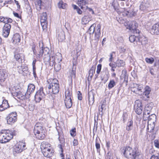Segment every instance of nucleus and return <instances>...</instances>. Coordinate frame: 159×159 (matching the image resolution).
Wrapping results in <instances>:
<instances>
[{
	"instance_id": "7ed1b4c3",
	"label": "nucleus",
	"mask_w": 159,
	"mask_h": 159,
	"mask_svg": "<svg viewBox=\"0 0 159 159\" xmlns=\"http://www.w3.org/2000/svg\"><path fill=\"white\" fill-rule=\"evenodd\" d=\"M57 58V62H59L61 61V54L60 53H58L57 55H56V56L54 54H52L51 55L50 57L49 56V57L47 58L44 60L45 61H49L50 66H52L55 65V60H56V59Z\"/></svg>"
},
{
	"instance_id": "9d476101",
	"label": "nucleus",
	"mask_w": 159,
	"mask_h": 159,
	"mask_svg": "<svg viewBox=\"0 0 159 159\" xmlns=\"http://www.w3.org/2000/svg\"><path fill=\"white\" fill-rule=\"evenodd\" d=\"M40 21L43 30L47 29L48 26L47 15L46 12H43L41 15Z\"/></svg>"
},
{
	"instance_id": "f03ea898",
	"label": "nucleus",
	"mask_w": 159,
	"mask_h": 159,
	"mask_svg": "<svg viewBox=\"0 0 159 159\" xmlns=\"http://www.w3.org/2000/svg\"><path fill=\"white\" fill-rule=\"evenodd\" d=\"M14 135V133L9 130H7L5 133H0V142L4 143L8 142L12 138Z\"/></svg>"
},
{
	"instance_id": "4c0bfd02",
	"label": "nucleus",
	"mask_w": 159,
	"mask_h": 159,
	"mask_svg": "<svg viewBox=\"0 0 159 159\" xmlns=\"http://www.w3.org/2000/svg\"><path fill=\"white\" fill-rule=\"evenodd\" d=\"M129 39L131 43L137 44V40H138L139 38L134 35H131L129 37Z\"/></svg>"
},
{
	"instance_id": "f8f14e48",
	"label": "nucleus",
	"mask_w": 159,
	"mask_h": 159,
	"mask_svg": "<svg viewBox=\"0 0 159 159\" xmlns=\"http://www.w3.org/2000/svg\"><path fill=\"white\" fill-rule=\"evenodd\" d=\"M11 28V25L8 23H6L4 25L2 30V35L5 37L7 38L8 36Z\"/></svg>"
},
{
	"instance_id": "5fc2aeb1",
	"label": "nucleus",
	"mask_w": 159,
	"mask_h": 159,
	"mask_svg": "<svg viewBox=\"0 0 159 159\" xmlns=\"http://www.w3.org/2000/svg\"><path fill=\"white\" fill-rule=\"evenodd\" d=\"M152 107L151 106H149V105H147L144 111H148L147 112H149V113H150V111L152 110Z\"/></svg>"
},
{
	"instance_id": "9b49d317",
	"label": "nucleus",
	"mask_w": 159,
	"mask_h": 159,
	"mask_svg": "<svg viewBox=\"0 0 159 159\" xmlns=\"http://www.w3.org/2000/svg\"><path fill=\"white\" fill-rule=\"evenodd\" d=\"M50 52V49L48 48L47 47L44 48H42L40 51L39 56H43L44 60H45L49 57Z\"/></svg>"
},
{
	"instance_id": "aec40b11",
	"label": "nucleus",
	"mask_w": 159,
	"mask_h": 159,
	"mask_svg": "<svg viewBox=\"0 0 159 159\" xmlns=\"http://www.w3.org/2000/svg\"><path fill=\"white\" fill-rule=\"evenodd\" d=\"M147 111H144L143 116V120H151L152 119L151 117H152L154 118L156 117V115L155 114H151V116L150 115L149 112H147Z\"/></svg>"
},
{
	"instance_id": "e433bc0d",
	"label": "nucleus",
	"mask_w": 159,
	"mask_h": 159,
	"mask_svg": "<svg viewBox=\"0 0 159 159\" xmlns=\"http://www.w3.org/2000/svg\"><path fill=\"white\" fill-rule=\"evenodd\" d=\"M57 5L58 7L60 9H65L67 7V5L64 3L62 0L59 1Z\"/></svg>"
},
{
	"instance_id": "37998d69",
	"label": "nucleus",
	"mask_w": 159,
	"mask_h": 159,
	"mask_svg": "<svg viewBox=\"0 0 159 159\" xmlns=\"http://www.w3.org/2000/svg\"><path fill=\"white\" fill-rule=\"evenodd\" d=\"M95 67L92 66L89 71V76L88 79L90 78L91 79L92 77L93 74L95 73Z\"/></svg>"
},
{
	"instance_id": "c9c22d12",
	"label": "nucleus",
	"mask_w": 159,
	"mask_h": 159,
	"mask_svg": "<svg viewBox=\"0 0 159 159\" xmlns=\"http://www.w3.org/2000/svg\"><path fill=\"white\" fill-rule=\"evenodd\" d=\"M90 20L91 18L89 16H84L82 19V24L84 25L86 24Z\"/></svg>"
},
{
	"instance_id": "774afa93",
	"label": "nucleus",
	"mask_w": 159,
	"mask_h": 159,
	"mask_svg": "<svg viewBox=\"0 0 159 159\" xmlns=\"http://www.w3.org/2000/svg\"><path fill=\"white\" fill-rule=\"evenodd\" d=\"M78 92L79 93H78V98L79 100H81L82 99V94L80 91H78Z\"/></svg>"
},
{
	"instance_id": "423d86ee",
	"label": "nucleus",
	"mask_w": 159,
	"mask_h": 159,
	"mask_svg": "<svg viewBox=\"0 0 159 159\" xmlns=\"http://www.w3.org/2000/svg\"><path fill=\"white\" fill-rule=\"evenodd\" d=\"M45 95L43 88L41 87L36 93L34 96L35 100L36 102H39L45 98Z\"/></svg>"
},
{
	"instance_id": "7c9ffc66",
	"label": "nucleus",
	"mask_w": 159,
	"mask_h": 159,
	"mask_svg": "<svg viewBox=\"0 0 159 159\" xmlns=\"http://www.w3.org/2000/svg\"><path fill=\"white\" fill-rule=\"evenodd\" d=\"M138 40L140 42L141 45H145L148 43L147 38L144 36H142L139 38Z\"/></svg>"
},
{
	"instance_id": "2eb2a0df",
	"label": "nucleus",
	"mask_w": 159,
	"mask_h": 159,
	"mask_svg": "<svg viewBox=\"0 0 159 159\" xmlns=\"http://www.w3.org/2000/svg\"><path fill=\"white\" fill-rule=\"evenodd\" d=\"M80 51H81L80 50H76V54L75 55H74V54H75V51H74L72 52L71 56H73V64L74 66L76 65L77 64V60L78 57L80 54Z\"/></svg>"
},
{
	"instance_id": "6e6552de",
	"label": "nucleus",
	"mask_w": 159,
	"mask_h": 159,
	"mask_svg": "<svg viewBox=\"0 0 159 159\" xmlns=\"http://www.w3.org/2000/svg\"><path fill=\"white\" fill-rule=\"evenodd\" d=\"M140 5V10L144 13L149 11V4L147 0H141Z\"/></svg>"
},
{
	"instance_id": "dca6fc26",
	"label": "nucleus",
	"mask_w": 159,
	"mask_h": 159,
	"mask_svg": "<svg viewBox=\"0 0 159 159\" xmlns=\"http://www.w3.org/2000/svg\"><path fill=\"white\" fill-rule=\"evenodd\" d=\"M97 30L95 32V35L94 37L95 38L94 39V40L95 41V43H97L99 39V38L101 34V25L100 24H99L97 25Z\"/></svg>"
},
{
	"instance_id": "4468645a",
	"label": "nucleus",
	"mask_w": 159,
	"mask_h": 159,
	"mask_svg": "<svg viewBox=\"0 0 159 159\" xmlns=\"http://www.w3.org/2000/svg\"><path fill=\"white\" fill-rule=\"evenodd\" d=\"M125 25L126 26L127 29L135 31L137 28L138 24L135 21H133L126 23V25L125 24Z\"/></svg>"
},
{
	"instance_id": "6ab92c4d",
	"label": "nucleus",
	"mask_w": 159,
	"mask_h": 159,
	"mask_svg": "<svg viewBox=\"0 0 159 159\" xmlns=\"http://www.w3.org/2000/svg\"><path fill=\"white\" fill-rule=\"evenodd\" d=\"M45 130L43 128V125L40 123H37L35 125L34 132L37 133L40 131H44Z\"/></svg>"
},
{
	"instance_id": "58836bf2",
	"label": "nucleus",
	"mask_w": 159,
	"mask_h": 159,
	"mask_svg": "<svg viewBox=\"0 0 159 159\" xmlns=\"http://www.w3.org/2000/svg\"><path fill=\"white\" fill-rule=\"evenodd\" d=\"M72 91L70 89H68L66 90L65 92V98H70L72 96Z\"/></svg>"
},
{
	"instance_id": "c03bdc74",
	"label": "nucleus",
	"mask_w": 159,
	"mask_h": 159,
	"mask_svg": "<svg viewBox=\"0 0 159 159\" xmlns=\"http://www.w3.org/2000/svg\"><path fill=\"white\" fill-rule=\"evenodd\" d=\"M89 101L90 103L93 104L94 102V96L93 93H89L88 94Z\"/></svg>"
},
{
	"instance_id": "c85d7f7f",
	"label": "nucleus",
	"mask_w": 159,
	"mask_h": 159,
	"mask_svg": "<svg viewBox=\"0 0 159 159\" xmlns=\"http://www.w3.org/2000/svg\"><path fill=\"white\" fill-rule=\"evenodd\" d=\"M20 35L18 33L15 34L12 38L13 43L15 44H16L20 42Z\"/></svg>"
},
{
	"instance_id": "de8ad7c7",
	"label": "nucleus",
	"mask_w": 159,
	"mask_h": 159,
	"mask_svg": "<svg viewBox=\"0 0 159 159\" xmlns=\"http://www.w3.org/2000/svg\"><path fill=\"white\" fill-rule=\"evenodd\" d=\"M116 83L113 80L110 81L108 84V87L109 89H111L116 85Z\"/></svg>"
},
{
	"instance_id": "a18cd8bd",
	"label": "nucleus",
	"mask_w": 159,
	"mask_h": 159,
	"mask_svg": "<svg viewBox=\"0 0 159 159\" xmlns=\"http://www.w3.org/2000/svg\"><path fill=\"white\" fill-rule=\"evenodd\" d=\"M59 41H62L65 39V36L63 32H61L58 34L57 37Z\"/></svg>"
},
{
	"instance_id": "5701e85b",
	"label": "nucleus",
	"mask_w": 159,
	"mask_h": 159,
	"mask_svg": "<svg viewBox=\"0 0 159 159\" xmlns=\"http://www.w3.org/2000/svg\"><path fill=\"white\" fill-rule=\"evenodd\" d=\"M21 70L20 71V73L23 74L24 75L27 76L30 75V72L28 71V68L27 66L22 65L21 66Z\"/></svg>"
},
{
	"instance_id": "473e14b6",
	"label": "nucleus",
	"mask_w": 159,
	"mask_h": 159,
	"mask_svg": "<svg viewBox=\"0 0 159 159\" xmlns=\"http://www.w3.org/2000/svg\"><path fill=\"white\" fill-rule=\"evenodd\" d=\"M120 78L121 79L123 80L124 81H126L127 80L128 76L127 74V71L125 69L122 70Z\"/></svg>"
},
{
	"instance_id": "4be33fe9",
	"label": "nucleus",
	"mask_w": 159,
	"mask_h": 159,
	"mask_svg": "<svg viewBox=\"0 0 159 159\" xmlns=\"http://www.w3.org/2000/svg\"><path fill=\"white\" fill-rule=\"evenodd\" d=\"M7 75L6 70L0 69V80L1 82H4Z\"/></svg>"
},
{
	"instance_id": "ddd939ff",
	"label": "nucleus",
	"mask_w": 159,
	"mask_h": 159,
	"mask_svg": "<svg viewBox=\"0 0 159 159\" xmlns=\"http://www.w3.org/2000/svg\"><path fill=\"white\" fill-rule=\"evenodd\" d=\"M17 114L16 112H12L7 117V121L8 124L14 123L17 120Z\"/></svg>"
},
{
	"instance_id": "4d7b16f0",
	"label": "nucleus",
	"mask_w": 159,
	"mask_h": 159,
	"mask_svg": "<svg viewBox=\"0 0 159 159\" xmlns=\"http://www.w3.org/2000/svg\"><path fill=\"white\" fill-rule=\"evenodd\" d=\"M76 129L74 128L70 131V134L72 136H75L76 135Z\"/></svg>"
},
{
	"instance_id": "20e7f679",
	"label": "nucleus",
	"mask_w": 159,
	"mask_h": 159,
	"mask_svg": "<svg viewBox=\"0 0 159 159\" xmlns=\"http://www.w3.org/2000/svg\"><path fill=\"white\" fill-rule=\"evenodd\" d=\"M26 144L25 143L20 142L18 144L14 147L13 150V154L19 153L25 149Z\"/></svg>"
},
{
	"instance_id": "338daca9",
	"label": "nucleus",
	"mask_w": 159,
	"mask_h": 159,
	"mask_svg": "<svg viewBox=\"0 0 159 159\" xmlns=\"http://www.w3.org/2000/svg\"><path fill=\"white\" fill-rule=\"evenodd\" d=\"M46 146H47V145L45 144V143H44L43 142L41 143V147H40L41 148V151H42V150H43V149H42V146H43V148H44V149H46V148H49L48 147H47Z\"/></svg>"
},
{
	"instance_id": "f3484780",
	"label": "nucleus",
	"mask_w": 159,
	"mask_h": 159,
	"mask_svg": "<svg viewBox=\"0 0 159 159\" xmlns=\"http://www.w3.org/2000/svg\"><path fill=\"white\" fill-rule=\"evenodd\" d=\"M152 34H159V23L153 25L150 30Z\"/></svg>"
},
{
	"instance_id": "6e6d98bb",
	"label": "nucleus",
	"mask_w": 159,
	"mask_h": 159,
	"mask_svg": "<svg viewBox=\"0 0 159 159\" xmlns=\"http://www.w3.org/2000/svg\"><path fill=\"white\" fill-rule=\"evenodd\" d=\"M142 155L139 153H136L134 156V159H142Z\"/></svg>"
},
{
	"instance_id": "3c124183",
	"label": "nucleus",
	"mask_w": 159,
	"mask_h": 159,
	"mask_svg": "<svg viewBox=\"0 0 159 159\" xmlns=\"http://www.w3.org/2000/svg\"><path fill=\"white\" fill-rule=\"evenodd\" d=\"M145 60L147 63L148 64H152L154 61V59L152 57L145 58Z\"/></svg>"
},
{
	"instance_id": "39448f33",
	"label": "nucleus",
	"mask_w": 159,
	"mask_h": 159,
	"mask_svg": "<svg viewBox=\"0 0 159 159\" xmlns=\"http://www.w3.org/2000/svg\"><path fill=\"white\" fill-rule=\"evenodd\" d=\"M135 154L136 152L131 148L129 146H127L125 148L124 154L126 158L129 159H134Z\"/></svg>"
},
{
	"instance_id": "ea45409f",
	"label": "nucleus",
	"mask_w": 159,
	"mask_h": 159,
	"mask_svg": "<svg viewBox=\"0 0 159 159\" xmlns=\"http://www.w3.org/2000/svg\"><path fill=\"white\" fill-rule=\"evenodd\" d=\"M96 26V24H93L90 27L88 32L90 35L93 34L95 31V28Z\"/></svg>"
},
{
	"instance_id": "412c9836",
	"label": "nucleus",
	"mask_w": 159,
	"mask_h": 159,
	"mask_svg": "<svg viewBox=\"0 0 159 159\" xmlns=\"http://www.w3.org/2000/svg\"><path fill=\"white\" fill-rule=\"evenodd\" d=\"M35 89L34 85L33 84H30L28 86L27 92L25 94V95L27 96H29L31 93H33Z\"/></svg>"
},
{
	"instance_id": "0eeeda50",
	"label": "nucleus",
	"mask_w": 159,
	"mask_h": 159,
	"mask_svg": "<svg viewBox=\"0 0 159 159\" xmlns=\"http://www.w3.org/2000/svg\"><path fill=\"white\" fill-rule=\"evenodd\" d=\"M131 90L134 93L141 95L143 93V88L142 85L134 84L131 87Z\"/></svg>"
},
{
	"instance_id": "69168bd1",
	"label": "nucleus",
	"mask_w": 159,
	"mask_h": 159,
	"mask_svg": "<svg viewBox=\"0 0 159 159\" xmlns=\"http://www.w3.org/2000/svg\"><path fill=\"white\" fill-rule=\"evenodd\" d=\"M154 143L155 147L158 148H159V144L158 140L157 139L155 140L154 141Z\"/></svg>"
},
{
	"instance_id": "e2e57ef3",
	"label": "nucleus",
	"mask_w": 159,
	"mask_h": 159,
	"mask_svg": "<svg viewBox=\"0 0 159 159\" xmlns=\"http://www.w3.org/2000/svg\"><path fill=\"white\" fill-rule=\"evenodd\" d=\"M102 68V65L101 64H98L97 66V73L98 74H99L101 71Z\"/></svg>"
},
{
	"instance_id": "cd10ccee",
	"label": "nucleus",
	"mask_w": 159,
	"mask_h": 159,
	"mask_svg": "<svg viewBox=\"0 0 159 159\" xmlns=\"http://www.w3.org/2000/svg\"><path fill=\"white\" fill-rule=\"evenodd\" d=\"M0 21L6 24L11 23L13 20L10 18L6 17L0 16Z\"/></svg>"
},
{
	"instance_id": "13d9d810",
	"label": "nucleus",
	"mask_w": 159,
	"mask_h": 159,
	"mask_svg": "<svg viewBox=\"0 0 159 159\" xmlns=\"http://www.w3.org/2000/svg\"><path fill=\"white\" fill-rule=\"evenodd\" d=\"M95 146L96 147V148L97 149V151L98 152H99L100 151V144L99 143H98L97 141L96 142Z\"/></svg>"
},
{
	"instance_id": "bb28decb",
	"label": "nucleus",
	"mask_w": 159,
	"mask_h": 159,
	"mask_svg": "<svg viewBox=\"0 0 159 159\" xmlns=\"http://www.w3.org/2000/svg\"><path fill=\"white\" fill-rule=\"evenodd\" d=\"M45 130L40 131L37 133H34L35 137L39 139H43L45 137Z\"/></svg>"
},
{
	"instance_id": "bf43d9fd",
	"label": "nucleus",
	"mask_w": 159,
	"mask_h": 159,
	"mask_svg": "<svg viewBox=\"0 0 159 159\" xmlns=\"http://www.w3.org/2000/svg\"><path fill=\"white\" fill-rule=\"evenodd\" d=\"M36 2L37 5V7L39 8V9H41L42 3L41 1V0H37Z\"/></svg>"
},
{
	"instance_id": "2f4dec72",
	"label": "nucleus",
	"mask_w": 159,
	"mask_h": 159,
	"mask_svg": "<svg viewBox=\"0 0 159 159\" xmlns=\"http://www.w3.org/2000/svg\"><path fill=\"white\" fill-rule=\"evenodd\" d=\"M64 101L66 106L67 108H70L71 107L72 102L71 98L65 99Z\"/></svg>"
},
{
	"instance_id": "1a4fd4ad",
	"label": "nucleus",
	"mask_w": 159,
	"mask_h": 159,
	"mask_svg": "<svg viewBox=\"0 0 159 159\" xmlns=\"http://www.w3.org/2000/svg\"><path fill=\"white\" fill-rule=\"evenodd\" d=\"M134 107L136 114L140 115L142 113L143 108L140 100H136L135 101Z\"/></svg>"
},
{
	"instance_id": "f257e3e1",
	"label": "nucleus",
	"mask_w": 159,
	"mask_h": 159,
	"mask_svg": "<svg viewBox=\"0 0 159 159\" xmlns=\"http://www.w3.org/2000/svg\"><path fill=\"white\" fill-rule=\"evenodd\" d=\"M49 84L48 86V89L53 93L56 94L59 91L60 87L58 80L56 79H49L48 80Z\"/></svg>"
},
{
	"instance_id": "a211bd4d",
	"label": "nucleus",
	"mask_w": 159,
	"mask_h": 159,
	"mask_svg": "<svg viewBox=\"0 0 159 159\" xmlns=\"http://www.w3.org/2000/svg\"><path fill=\"white\" fill-rule=\"evenodd\" d=\"M43 146L42 147L43 149L42 152L43 155L45 157H52L53 155V152L52 151H51V149L49 148L44 149Z\"/></svg>"
},
{
	"instance_id": "09e8293b",
	"label": "nucleus",
	"mask_w": 159,
	"mask_h": 159,
	"mask_svg": "<svg viewBox=\"0 0 159 159\" xmlns=\"http://www.w3.org/2000/svg\"><path fill=\"white\" fill-rule=\"evenodd\" d=\"M105 106V105L103 104H102L101 105H99V114L101 116H102L103 115V112L102 111Z\"/></svg>"
},
{
	"instance_id": "864d4df0",
	"label": "nucleus",
	"mask_w": 159,
	"mask_h": 159,
	"mask_svg": "<svg viewBox=\"0 0 159 159\" xmlns=\"http://www.w3.org/2000/svg\"><path fill=\"white\" fill-rule=\"evenodd\" d=\"M58 147L59 148V151L60 152H61V153L60 154V156L61 157V159H64V155H63V154L62 153L63 152V149L62 148V146L61 144H59L58 145Z\"/></svg>"
},
{
	"instance_id": "8fccbe9b",
	"label": "nucleus",
	"mask_w": 159,
	"mask_h": 159,
	"mask_svg": "<svg viewBox=\"0 0 159 159\" xmlns=\"http://www.w3.org/2000/svg\"><path fill=\"white\" fill-rule=\"evenodd\" d=\"M102 75H104V78H106L107 79L108 78V76L109 75V72L107 69L105 68L104 69V71L102 72Z\"/></svg>"
},
{
	"instance_id": "79ce46f5",
	"label": "nucleus",
	"mask_w": 159,
	"mask_h": 159,
	"mask_svg": "<svg viewBox=\"0 0 159 159\" xmlns=\"http://www.w3.org/2000/svg\"><path fill=\"white\" fill-rule=\"evenodd\" d=\"M16 93V96L17 98L20 99L21 100H23L25 99V98L28 97V96L27 95V96H25L24 95V94H22V93L21 92H19L17 93Z\"/></svg>"
},
{
	"instance_id": "680f3d73",
	"label": "nucleus",
	"mask_w": 159,
	"mask_h": 159,
	"mask_svg": "<svg viewBox=\"0 0 159 159\" xmlns=\"http://www.w3.org/2000/svg\"><path fill=\"white\" fill-rule=\"evenodd\" d=\"M118 5V3L117 1L115 0H114L113 1L112 3V6L115 9H116V7H117Z\"/></svg>"
},
{
	"instance_id": "49530a36",
	"label": "nucleus",
	"mask_w": 159,
	"mask_h": 159,
	"mask_svg": "<svg viewBox=\"0 0 159 159\" xmlns=\"http://www.w3.org/2000/svg\"><path fill=\"white\" fill-rule=\"evenodd\" d=\"M74 156L75 159H79L80 157V153L78 150H76L74 152Z\"/></svg>"
},
{
	"instance_id": "0e129e2a",
	"label": "nucleus",
	"mask_w": 159,
	"mask_h": 159,
	"mask_svg": "<svg viewBox=\"0 0 159 159\" xmlns=\"http://www.w3.org/2000/svg\"><path fill=\"white\" fill-rule=\"evenodd\" d=\"M154 128V126H153L152 127H151V125H148V129L149 132H152Z\"/></svg>"
},
{
	"instance_id": "393cba45",
	"label": "nucleus",
	"mask_w": 159,
	"mask_h": 159,
	"mask_svg": "<svg viewBox=\"0 0 159 159\" xmlns=\"http://www.w3.org/2000/svg\"><path fill=\"white\" fill-rule=\"evenodd\" d=\"M88 0H78L77 4L80 7L81 9H83L87 8L86 4L88 3Z\"/></svg>"
},
{
	"instance_id": "052dcab7",
	"label": "nucleus",
	"mask_w": 159,
	"mask_h": 159,
	"mask_svg": "<svg viewBox=\"0 0 159 159\" xmlns=\"http://www.w3.org/2000/svg\"><path fill=\"white\" fill-rule=\"evenodd\" d=\"M150 159H159V153H157L156 155H152Z\"/></svg>"
},
{
	"instance_id": "c756f323",
	"label": "nucleus",
	"mask_w": 159,
	"mask_h": 159,
	"mask_svg": "<svg viewBox=\"0 0 159 159\" xmlns=\"http://www.w3.org/2000/svg\"><path fill=\"white\" fill-rule=\"evenodd\" d=\"M150 91L151 89L150 87L148 86H146L145 88V91L143 93V97H146L147 98H149V95Z\"/></svg>"
},
{
	"instance_id": "72a5a7b5",
	"label": "nucleus",
	"mask_w": 159,
	"mask_h": 159,
	"mask_svg": "<svg viewBox=\"0 0 159 159\" xmlns=\"http://www.w3.org/2000/svg\"><path fill=\"white\" fill-rule=\"evenodd\" d=\"M116 65L118 67H124L125 65V62L123 60L118 59L116 62Z\"/></svg>"
},
{
	"instance_id": "b1692460",
	"label": "nucleus",
	"mask_w": 159,
	"mask_h": 159,
	"mask_svg": "<svg viewBox=\"0 0 159 159\" xmlns=\"http://www.w3.org/2000/svg\"><path fill=\"white\" fill-rule=\"evenodd\" d=\"M9 106L7 100H3L2 104L0 105V111H3L9 107Z\"/></svg>"
},
{
	"instance_id": "a878e982",
	"label": "nucleus",
	"mask_w": 159,
	"mask_h": 159,
	"mask_svg": "<svg viewBox=\"0 0 159 159\" xmlns=\"http://www.w3.org/2000/svg\"><path fill=\"white\" fill-rule=\"evenodd\" d=\"M23 55L19 53L17 50H16L14 54V58L19 63H21L22 61V57Z\"/></svg>"
},
{
	"instance_id": "a19ab883",
	"label": "nucleus",
	"mask_w": 159,
	"mask_h": 159,
	"mask_svg": "<svg viewBox=\"0 0 159 159\" xmlns=\"http://www.w3.org/2000/svg\"><path fill=\"white\" fill-rule=\"evenodd\" d=\"M76 71L75 70H73V68L72 70H69L68 73V74L70 76L71 79L75 78V77Z\"/></svg>"
},
{
	"instance_id": "f704fd0d",
	"label": "nucleus",
	"mask_w": 159,
	"mask_h": 159,
	"mask_svg": "<svg viewBox=\"0 0 159 159\" xmlns=\"http://www.w3.org/2000/svg\"><path fill=\"white\" fill-rule=\"evenodd\" d=\"M133 128V121L132 120H130L127 123L126 129L127 131H129L132 129Z\"/></svg>"
},
{
	"instance_id": "603ef678",
	"label": "nucleus",
	"mask_w": 159,
	"mask_h": 159,
	"mask_svg": "<svg viewBox=\"0 0 159 159\" xmlns=\"http://www.w3.org/2000/svg\"><path fill=\"white\" fill-rule=\"evenodd\" d=\"M74 9H75L76 10L77 13L79 14H81L82 13V11L79 8V7L76 5H72Z\"/></svg>"
}]
</instances>
